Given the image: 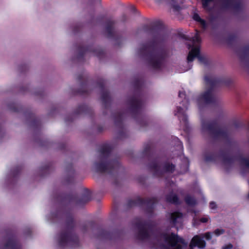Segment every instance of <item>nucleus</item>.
<instances>
[{
	"mask_svg": "<svg viewBox=\"0 0 249 249\" xmlns=\"http://www.w3.org/2000/svg\"><path fill=\"white\" fill-rule=\"evenodd\" d=\"M139 30L152 37L151 40L142 44L139 49V54L145 59L149 66L154 69H160L168 56V52L165 48L156 50L158 43L166 39L162 25L159 22L153 25L144 24Z\"/></svg>",
	"mask_w": 249,
	"mask_h": 249,
	"instance_id": "1",
	"label": "nucleus"
},
{
	"mask_svg": "<svg viewBox=\"0 0 249 249\" xmlns=\"http://www.w3.org/2000/svg\"><path fill=\"white\" fill-rule=\"evenodd\" d=\"M55 218L66 217L65 228L59 234L58 244L59 247L64 248L68 246L71 247H79L80 245L78 235L74 230L76 223L74 220L73 215L70 211H62L58 210L53 214Z\"/></svg>",
	"mask_w": 249,
	"mask_h": 249,
	"instance_id": "2",
	"label": "nucleus"
},
{
	"mask_svg": "<svg viewBox=\"0 0 249 249\" xmlns=\"http://www.w3.org/2000/svg\"><path fill=\"white\" fill-rule=\"evenodd\" d=\"M132 84L134 88V93L127 99L126 104L128 106V110L132 118L141 126H145L147 125L148 122L142 112L143 102L142 88L143 80L142 78H135Z\"/></svg>",
	"mask_w": 249,
	"mask_h": 249,
	"instance_id": "3",
	"label": "nucleus"
},
{
	"mask_svg": "<svg viewBox=\"0 0 249 249\" xmlns=\"http://www.w3.org/2000/svg\"><path fill=\"white\" fill-rule=\"evenodd\" d=\"M142 154L150 161L148 167L150 171L153 172L154 176L162 177L165 173H173L175 171L176 166L172 163L165 161L161 164L163 158L156 155L153 144L151 142L144 144Z\"/></svg>",
	"mask_w": 249,
	"mask_h": 249,
	"instance_id": "4",
	"label": "nucleus"
},
{
	"mask_svg": "<svg viewBox=\"0 0 249 249\" xmlns=\"http://www.w3.org/2000/svg\"><path fill=\"white\" fill-rule=\"evenodd\" d=\"M202 129L210 135L208 150L204 154V160L206 162H213L218 159V119L202 120Z\"/></svg>",
	"mask_w": 249,
	"mask_h": 249,
	"instance_id": "5",
	"label": "nucleus"
},
{
	"mask_svg": "<svg viewBox=\"0 0 249 249\" xmlns=\"http://www.w3.org/2000/svg\"><path fill=\"white\" fill-rule=\"evenodd\" d=\"M112 147L108 144L102 145L99 151L100 153L99 161L94 163L95 171L98 173H107L115 176L121 167L119 160L115 158L110 159Z\"/></svg>",
	"mask_w": 249,
	"mask_h": 249,
	"instance_id": "6",
	"label": "nucleus"
},
{
	"mask_svg": "<svg viewBox=\"0 0 249 249\" xmlns=\"http://www.w3.org/2000/svg\"><path fill=\"white\" fill-rule=\"evenodd\" d=\"M195 36L193 37H189L186 35H182V37L186 40L191 41L192 44L187 43L186 45L189 49L191 48L187 56V61L188 63L192 62L194 58L196 57L200 63L205 66H211L212 64V60L208 57L200 54V46H195V44H199L201 42L200 36V31L196 30Z\"/></svg>",
	"mask_w": 249,
	"mask_h": 249,
	"instance_id": "7",
	"label": "nucleus"
},
{
	"mask_svg": "<svg viewBox=\"0 0 249 249\" xmlns=\"http://www.w3.org/2000/svg\"><path fill=\"white\" fill-rule=\"evenodd\" d=\"M204 80L206 85L209 87L198 98L197 102L200 107L212 105L216 101L214 89L218 85V78L210 74L205 75Z\"/></svg>",
	"mask_w": 249,
	"mask_h": 249,
	"instance_id": "8",
	"label": "nucleus"
},
{
	"mask_svg": "<svg viewBox=\"0 0 249 249\" xmlns=\"http://www.w3.org/2000/svg\"><path fill=\"white\" fill-rule=\"evenodd\" d=\"M55 199L62 203H74L77 206H82L91 200V195L88 189H85L80 197L75 194H69L59 195Z\"/></svg>",
	"mask_w": 249,
	"mask_h": 249,
	"instance_id": "9",
	"label": "nucleus"
},
{
	"mask_svg": "<svg viewBox=\"0 0 249 249\" xmlns=\"http://www.w3.org/2000/svg\"><path fill=\"white\" fill-rule=\"evenodd\" d=\"M158 202L155 197L142 198L140 196L137 197L135 199H129L126 204V207L128 209L133 207H142L145 206V212L150 215H152L154 212V205Z\"/></svg>",
	"mask_w": 249,
	"mask_h": 249,
	"instance_id": "10",
	"label": "nucleus"
},
{
	"mask_svg": "<svg viewBox=\"0 0 249 249\" xmlns=\"http://www.w3.org/2000/svg\"><path fill=\"white\" fill-rule=\"evenodd\" d=\"M134 226L138 229L137 238L141 240L148 239L150 237L149 230L152 228L151 222L147 221H142L140 218H136V221L133 224Z\"/></svg>",
	"mask_w": 249,
	"mask_h": 249,
	"instance_id": "11",
	"label": "nucleus"
},
{
	"mask_svg": "<svg viewBox=\"0 0 249 249\" xmlns=\"http://www.w3.org/2000/svg\"><path fill=\"white\" fill-rule=\"evenodd\" d=\"M163 237L165 241L174 249H183L182 246L178 243H180L184 246H186L187 245L183 238L173 232H172L170 235H168L167 233H164L163 234Z\"/></svg>",
	"mask_w": 249,
	"mask_h": 249,
	"instance_id": "12",
	"label": "nucleus"
},
{
	"mask_svg": "<svg viewBox=\"0 0 249 249\" xmlns=\"http://www.w3.org/2000/svg\"><path fill=\"white\" fill-rule=\"evenodd\" d=\"M77 50L78 51L77 56L78 59L83 58L84 55L88 52L93 53L100 59L105 56V53L104 50L101 48L93 49L92 46H90L84 47L79 45L77 47Z\"/></svg>",
	"mask_w": 249,
	"mask_h": 249,
	"instance_id": "13",
	"label": "nucleus"
},
{
	"mask_svg": "<svg viewBox=\"0 0 249 249\" xmlns=\"http://www.w3.org/2000/svg\"><path fill=\"white\" fill-rule=\"evenodd\" d=\"M106 83V81L103 78L98 79L96 82L97 87L101 92V100L103 106L105 109H107L110 106L111 98L108 90L105 89Z\"/></svg>",
	"mask_w": 249,
	"mask_h": 249,
	"instance_id": "14",
	"label": "nucleus"
},
{
	"mask_svg": "<svg viewBox=\"0 0 249 249\" xmlns=\"http://www.w3.org/2000/svg\"><path fill=\"white\" fill-rule=\"evenodd\" d=\"M219 11L223 8L230 9L237 12L242 7V4L239 0H218Z\"/></svg>",
	"mask_w": 249,
	"mask_h": 249,
	"instance_id": "15",
	"label": "nucleus"
},
{
	"mask_svg": "<svg viewBox=\"0 0 249 249\" xmlns=\"http://www.w3.org/2000/svg\"><path fill=\"white\" fill-rule=\"evenodd\" d=\"M81 114H88L92 116L93 114L92 109L85 104L79 105L74 111V114L71 115L66 117L65 122L69 123L72 122L74 115H79Z\"/></svg>",
	"mask_w": 249,
	"mask_h": 249,
	"instance_id": "16",
	"label": "nucleus"
},
{
	"mask_svg": "<svg viewBox=\"0 0 249 249\" xmlns=\"http://www.w3.org/2000/svg\"><path fill=\"white\" fill-rule=\"evenodd\" d=\"M115 22V21L108 19L106 22V32L107 36L109 38H115L117 46H120V41L121 40V37L117 36L116 33L114 31L113 27Z\"/></svg>",
	"mask_w": 249,
	"mask_h": 249,
	"instance_id": "17",
	"label": "nucleus"
},
{
	"mask_svg": "<svg viewBox=\"0 0 249 249\" xmlns=\"http://www.w3.org/2000/svg\"><path fill=\"white\" fill-rule=\"evenodd\" d=\"M202 7L211 14V20L218 19V8L216 4L211 6L214 0H201Z\"/></svg>",
	"mask_w": 249,
	"mask_h": 249,
	"instance_id": "18",
	"label": "nucleus"
},
{
	"mask_svg": "<svg viewBox=\"0 0 249 249\" xmlns=\"http://www.w3.org/2000/svg\"><path fill=\"white\" fill-rule=\"evenodd\" d=\"M77 80L80 83L81 86V88L77 91V93L81 95L89 94L90 91L87 76L83 73L80 74L78 75Z\"/></svg>",
	"mask_w": 249,
	"mask_h": 249,
	"instance_id": "19",
	"label": "nucleus"
},
{
	"mask_svg": "<svg viewBox=\"0 0 249 249\" xmlns=\"http://www.w3.org/2000/svg\"><path fill=\"white\" fill-rule=\"evenodd\" d=\"M178 114L180 122L184 124V127L183 128L184 130L185 131H188L189 130V126L188 117L182 107H177V112L175 113V115H177Z\"/></svg>",
	"mask_w": 249,
	"mask_h": 249,
	"instance_id": "20",
	"label": "nucleus"
},
{
	"mask_svg": "<svg viewBox=\"0 0 249 249\" xmlns=\"http://www.w3.org/2000/svg\"><path fill=\"white\" fill-rule=\"evenodd\" d=\"M66 177L65 178V182L66 184H70L74 181L75 177V171L71 163H68L66 166Z\"/></svg>",
	"mask_w": 249,
	"mask_h": 249,
	"instance_id": "21",
	"label": "nucleus"
},
{
	"mask_svg": "<svg viewBox=\"0 0 249 249\" xmlns=\"http://www.w3.org/2000/svg\"><path fill=\"white\" fill-rule=\"evenodd\" d=\"M21 248L19 242L14 236L9 238L4 244L5 249H21Z\"/></svg>",
	"mask_w": 249,
	"mask_h": 249,
	"instance_id": "22",
	"label": "nucleus"
},
{
	"mask_svg": "<svg viewBox=\"0 0 249 249\" xmlns=\"http://www.w3.org/2000/svg\"><path fill=\"white\" fill-rule=\"evenodd\" d=\"M206 246L205 241L199 235H195L192 239L190 247L191 248L197 247L200 249H203Z\"/></svg>",
	"mask_w": 249,
	"mask_h": 249,
	"instance_id": "23",
	"label": "nucleus"
},
{
	"mask_svg": "<svg viewBox=\"0 0 249 249\" xmlns=\"http://www.w3.org/2000/svg\"><path fill=\"white\" fill-rule=\"evenodd\" d=\"M124 116V113L122 111H119L113 114L115 124L120 128H123V121Z\"/></svg>",
	"mask_w": 249,
	"mask_h": 249,
	"instance_id": "24",
	"label": "nucleus"
},
{
	"mask_svg": "<svg viewBox=\"0 0 249 249\" xmlns=\"http://www.w3.org/2000/svg\"><path fill=\"white\" fill-rule=\"evenodd\" d=\"M114 237V233L104 229H99L97 238L100 240H111Z\"/></svg>",
	"mask_w": 249,
	"mask_h": 249,
	"instance_id": "25",
	"label": "nucleus"
},
{
	"mask_svg": "<svg viewBox=\"0 0 249 249\" xmlns=\"http://www.w3.org/2000/svg\"><path fill=\"white\" fill-rule=\"evenodd\" d=\"M28 121L31 120L30 125L34 128H40L41 126L40 121L36 117L35 115L32 113L29 112L28 114Z\"/></svg>",
	"mask_w": 249,
	"mask_h": 249,
	"instance_id": "26",
	"label": "nucleus"
},
{
	"mask_svg": "<svg viewBox=\"0 0 249 249\" xmlns=\"http://www.w3.org/2000/svg\"><path fill=\"white\" fill-rule=\"evenodd\" d=\"M166 202L174 204H179V198L178 196L176 194H174L173 193H170L168 194L166 196Z\"/></svg>",
	"mask_w": 249,
	"mask_h": 249,
	"instance_id": "27",
	"label": "nucleus"
},
{
	"mask_svg": "<svg viewBox=\"0 0 249 249\" xmlns=\"http://www.w3.org/2000/svg\"><path fill=\"white\" fill-rule=\"evenodd\" d=\"M193 19L201 25L203 30H205L207 28V24L206 21L204 19L201 18L197 13H195L194 14L193 16Z\"/></svg>",
	"mask_w": 249,
	"mask_h": 249,
	"instance_id": "28",
	"label": "nucleus"
},
{
	"mask_svg": "<svg viewBox=\"0 0 249 249\" xmlns=\"http://www.w3.org/2000/svg\"><path fill=\"white\" fill-rule=\"evenodd\" d=\"M53 167V163L51 162H48L45 165L42 166L39 171L41 172V176H44L46 174H49L51 171Z\"/></svg>",
	"mask_w": 249,
	"mask_h": 249,
	"instance_id": "29",
	"label": "nucleus"
},
{
	"mask_svg": "<svg viewBox=\"0 0 249 249\" xmlns=\"http://www.w3.org/2000/svg\"><path fill=\"white\" fill-rule=\"evenodd\" d=\"M184 201L186 204L190 206H195L197 203L195 198L190 195H187L185 196Z\"/></svg>",
	"mask_w": 249,
	"mask_h": 249,
	"instance_id": "30",
	"label": "nucleus"
},
{
	"mask_svg": "<svg viewBox=\"0 0 249 249\" xmlns=\"http://www.w3.org/2000/svg\"><path fill=\"white\" fill-rule=\"evenodd\" d=\"M178 97L183 98V100L182 101V105L186 110H187L189 105V102L188 99L186 98L185 92L183 91H179L178 92Z\"/></svg>",
	"mask_w": 249,
	"mask_h": 249,
	"instance_id": "31",
	"label": "nucleus"
},
{
	"mask_svg": "<svg viewBox=\"0 0 249 249\" xmlns=\"http://www.w3.org/2000/svg\"><path fill=\"white\" fill-rule=\"evenodd\" d=\"M182 216V213L179 212H175L172 213L170 217L171 223L175 225L177 222V219L181 218Z\"/></svg>",
	"mask_w": 249,
	"mask_h": 249,
	"instance_id": "32",
	"label": "nucleus"
},
{
	"mask_svg": "<svg viewBox=\"0 0 249 249\" xmlns=\"http://www.w3.org/2000/svg\"><path fill=\"white\" fill-rule=\"evenodd\" d=\"M219 87L221 86H228L230 85L232 81L230 78H219Z\"/></svg>",
	"mask_w": 249,
	"mask_h": 249,
	"instance_id": "33",
	"label": "nucleus"
},
{
	"mask_svg": "<svg viewBox=\"0 0 249 249\" xmlns=\"http://www.w3.org/2000/svg\"><path fill=\"white\" fill-rule=\"evenodd\" d=\"M8 107L10 110L14 112H18L21 110V107L18 104L12 103L8 105Z\"/></svg>",
	"mask_w": 249,
	"mask_h": 249,
	"instance_id": "34",
	"label": "nucleus"
},
{
	"mask_svg": "<svg viewBox=\"0 0 249 249\" xmlns=\"http://www.w3.org/2000/svg\"><path fill=\"white\" fill-rule=\"evenodd\" d=\"M22 169V168L21 166H18L14 168L11 171V174L12 177L14 178H16L18 177L20 174Z\"/></svg>",
	"mask_w": 249,
	"mask_h": 249,
	"instance_id": "35",
	"label": "nucleus"
},
{
	"mask_svg": "<svg viewBox=\"0 0 249 249\" xmlns=\"http://www.w3.org/2000/svg\"><path fill=\"white\" fill-rule=\"evenodd\" d=\"M94 225H95V223L94 222L90 221V222H88V224H85L83 225L82 226L81 230L83 232H85L87 230V228H88V225L90 226L91 227H93Z\"/></svg>",
	"mask_w": 249,
	"mask_h": 249,
	"instance_id": "36",
	"label": "nucleus"
},
{
	"mask_svg": "<svg viewBox=\"0 0 249 249\" xmlns=\"http://www.w3.org/2000/svg\"><path fill=\"white\" fill-rule=\"evenodd\" d=\"M227 131L222 130L221 128L219 126V142L221 140L222 137H225L227 136Z\"/></svg>",
	"mask_w": 249,
	"mask_h": 249,
	"instance_id": "37",
	"label": "nucleus"
},
{
	"mask_svg": "<svg viewBox=\"0 0 249 249\" xmlns=\"http://www.w3.org/2000/svg\"><path fill=\"white\" fill-rule=\"evenodd\" d=\"M32 234V230L31 228H26L24 231V234L26 236H31Z\"/></svg>",
	"mask_w": 249,
	"mask_h": 249,
	"instance_id": "38",
	"label": "nucleus"
},
{
	"mask_svg": "<svg viewBox=\"0 0 249 249\" xmlns=\"http://www.w3.org/2000/svg\"><path fill=\"white\" fill-rule=\"evenodd\" d=\"M19 69L21 72L26 71L27 70V66L26 65H23L19 67Z\"/></svg>",
	"mask_w": 249,
	"mask_h": 249,
	"instance_id": "39",
	"label": "nucleus"
},
{
	"mask_svg": "<svg viewBox=\"0 0 249 249\" xmlns=\"http://www.w3.org/2000/svg\"><path fill=\"white\" fill-rule=\"evenodd\" d=\"M232 248V245L231 244H228L223 246L222 249H231Z\"/></svg>",
	"mask_w": 249,
	"mask_h": 249,
	"instance_id": "40",
	"label": "nucleus"
},
{
	"mask_svg": "<svg viewBox=\"0 0 249 249\" xmlns=\"http://www.w3.org/2000/svg\"><path fill=\"white\" fill-rule=\"evenodd\" d=\"M209 206L211 209H214L216 208V204L215 202L212 201L210 203Z\"/></svg>",
	"mask_w": 249,
	"mask_h": 249,
	"instance_id": "41",
	"label": "nucleus"
},
{
	"mask_svg": "<svg viewBox=\"0 0 249 249\" xmlns=\"http://www.w3.org/2000/svg\"><path fill=\"white\" fill-rule=\"evenodd\" d=\"M80 28H81V27L79 25H76L73 28V32L74 33H77V32H78L80 30Z\"/></svg>",
	"mask_w": 249,
	"mask_h": 249,
	"instance_id": "42",
	"label": "nucleus"
},
{
	"mask_svg": "<svg viewBox=\"0 0 249 249\" xmlns=\"http://www.w3.org/2000/svg\"><path fill=\"white\" fill-rule=\"evenodd\" d=\"M199 221L201 223H206L208 221V218L207 217H202L200 218Z\"/></svg>",
	"mask_w": 249,
	"mask_h": 249,
	"instance_id": "43",
	"label": "nucleus"
},
{
	"mask_svg": "<svg viewBox=\"0 0 249 249\" xmlns=\"http://www.w3.org/2000/svg\"><path fill=\"white\" fill-rule=\"evenodd\" d=\"M103 129V127L102 126H98L97 127V131L99 133L102 132Z\"/></svg>",
	"mask_w": 249,
	"mask_h": 249,
	"instance_id": "44",
	"label": "nucleus"
},
{
	"mask_svg": "<svg viewBox=\"0 0 249 249\" xmlns=\"http://www.w3.org/2000/svg\"><path fill=\"white\" fill-rule=\"evenodd\" d=\"M124 134V133L123 130H122L121 131H119V137H120V138L124 137V136H123Z\"/></svg>",
	"mask_w": 249,
	"mask_h": 249,
	"instance_id": "45",
	"label": "nucleus"
},
{
	"mask_svg": "<svg viewBox=\"0 0 249 249\" xmlns=\"http://www.w3.org/2000/svg\"><path fill=\"white\" fill-rule=\"evenodd\" d=\"M205 237L207 239H210L211 238V235L209 233L207 232V233H205Z\"/></svg>",
	"mask_w": 249,
	"mask_h": 249,
	"instance_id": "46",
	"label": "nucleus"
},
{
	"mask_svg": "<svg viewBox=\"0 0 249 249\" xmlns=\"http://www.w3.org/2000/svg\"><path fill=\"white\" fill-rule=\"evenodd\" d=\"M127 19V16L125 15H124L122 16V21L123 22H125L126 20Z\"/></svg>",
	"mask_w": 249,
	"mask_h": 249,
	"instance_id": "47",
	"label": "nucleus"
},
{
	"mask_svg": "<svg viewBox=\"0 0 249 249\" xmlns=\"http://www.w3.org/2000/svg\"><path fill=\"white\" fill-rule=\"evenodd\" d=\"M65 147H66V145L65 144H62L61 145L60 149H65Z\"/></svg>",
	"mask_w": 249,
	"mask_h": 249,
	"instance_id": "48",
	"label": "nucleus"
},
{
	"mask_svg": "<svg viewBox=\"0 0 249 249\" xmlns=\"http://www.w3.org/2000/svg\"><path fill=\"white\" fill-rule=\"evenodd\" d=\"M3 128L2 127H1V125L0 124V134L1 133H3Z\"/></svg>",
	"mask_w": 249,
	"mask_h": 249,
	"instance_id": "49",
	"label": "nucleus"
},
{
	"mask_svg": "<svg viewBox=\"0 0 249 249\" xmlns=\"http://www.w3.org/2000/svg\"><path fill=\"white\" fill-rule=\"evenodd\" d=\"M218 233H219V235L220 234H222V233H224V231L223 230H221L219 229Z\"/></svg>",
	"mask_w": 249,
	"mask_h": 249,
	"instance_id": "50",
	"label": "nucleus"
},
{
	"mask_svg": "<svg viewBox=\"0 0 249 249\" xmlns=\"http://www.w3.org/2000/svg\"><path fill=\"white\" fill-rule=\"evenodd\" d=\"M177 140H178V142L179 143V144L181 147H182V142L179 140L178 138H177Z\"/></svg>",
	"mask_w": 249,
	"mask_h": 249,
	"instance_id": "51",
	"label": "nucleus"
},
{
	"mask_svg": "<svg viewBox=\"0 0 249 249\" xmlns=\"http://www.w3.org/2000/svg\"><path fill=\"white\" fill-rule=\"evenodd\" d=\"M214 233L216 235H218V229H216L214 230Z\"/></svg>",
	"mask_w": 249,
	"mask_h": 249,
	"instance_id": "52",
	"label": "nucleus"
},
{
	"mask_svg": "<svg viewBox=\"0 0 249 249\" xmlns=\"http://www.w3.org/2000/svg\"><path fill=\"white\" fill-rule=\"evenodd\" d=\"M131 9L132 11H134L135 10V8L134 6H132Z\"/></svg>",
	"mask_w": 249,
	"mask_h": 249,
	"instance_id": "53",
	"label": "nucleus"
},
{
	"mask_svg": "<svg viewBox=\"0 0 249 249\" xmlns=\"http://www.w3.org/2000/svg\"><path fill=\"white\" fill-rule=\"evenodd\" d=\"M218 157H219V159H220V154H219Z\"/></svg>",
	"mask_w": 249,
	"mask_h": 249,
	"instance_id": "54",
	"label": "nucleus"
},
{
	"mask_svg": "<svg viewBox=\"0 0 249 249\" xmlns=\"http://www.w3.org/2000/svg\"><path fill=\"white\" fill-rule=\"evenodd\" d=\"M103 114H104V115H106V113H105V111L103 112Z\"/></svg>",
	"mask_w": 249,
	"mask_h": 249,
	"instance_id": "55",
	"label": "nucleus"
}]
</instances>
